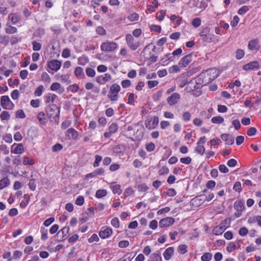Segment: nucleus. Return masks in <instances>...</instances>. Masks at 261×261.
<instances>
[{"label":"nucleus","mask_w":261,"mask_h":261,"mask_svg":"<svg viewBox=\"0 0 261 261\" xmlns=\"http://www.w3.org/2000/svg\"><path fill=\"white\" fill-rule=\"evenodd\" d=\"M218 76V71L213 68L201 73L196 78L192 80L189 83L195 82L200 84H206L212 82Z\"/></svg>","instance_id":"1"},{"label":"nucleus","mask_w":261,"mask_h":261,"mask_svg":"<svg viewBox=\"0 0 261 261\" xmlns=\"http://www.w3.org/2000/svg\"><path fill=\"white\" fill-rule=\"evenodd\" d=\"M46 113L51 121L56 122L60 117V109L56 105H50L46 109Z\"/></svg>","instance_id":"2"},{"label":"nucleus","mask_w":261,"mask_h":261,"mask_svg":"<svg viewBox=\"0 0 261 261\" xmlns=\"http://www.w3.org/2000/svg\"><path fill=\"white\" fill-rule=\"evenodd\" d=\"M159 124V118L154 116L153 117H147L145 121V126L148 129H154Z\"/></svg>","instance_id":"3"},{"label":"nucleus","mask_w":261,"mask_h":261,"mask_svg":"<svg viewBox=\"0 0 261 261\" xmlns=\"http://www.w3.org/2000/svg\"><path fill=\"white\" fill-rule=\"evenodd\" d=\"M117 47V44L113 41H106L101 43L100 49L103 51L110 52L114 51Z\"/></svg>","instance_id":"4"},{"label":"nucleus","mask_w":261,"mask_h":261,"mask_svg":"<svg viewBox=\"0 0 261 261\" xmlns=\"http://www.w3.org/2000/svg\"><path fill=\"white\" fill-rule=\"evenodd\" d=\"M1 105L4 109L12 110L14 107V103L11 101L7 95H4L1 97Z\"/></svg>","instance_id":"5"},{"label":"nucleus","mask_w":261,"mask_h":261,"mask_svg":"<svg viewBox=\"0 0 261 261\" xmlns=\"http://www.w3.org/2000/svg\"><path fill=\"white\" fill-rule=\"evenodd\" d=\"M125 39L127 45L132 50H136L139 46V42H135V40L131 34H127Z\"/></svg>","instance_id":"6"},{"label":"nucleus","mask_w":261,"mask_h":261,"mask_svg":"<svg viewBox=\"0 0 261 261\" xmlns=\"http://www.w3.org/2000/svg\"><path fill=\"white\" fill-rule=\"evenodd\" d=\"M62 62L58 60H52L48 61L47 67L52 71H57L61 66Z\"/></svg>","instance_id":"7"},{"label":"nucleus","mask_w":261,"mask_h":261,"mask_svg":"<svg viewBox=\"0 0 261 261\" xmlns=\"http://www.w3.org/2000/svg\"><path fill=\"white\" fill-rule=\"evenodd\" d=\"M180 98V95L179 93H173L167 98V101L169 105L173 106L178 102Z\"/></svg>","instance_id":"8"},{"label":"nucleus","mask_w":261,"mask_h":261,"mask_svg":"<svg viewBox=\"0 0 261 261\" xmlns=\"http://www.w3.org/2000/svg\"><path fill=\"white\" fill-rule=\"evenodd\" d=\"M174 222V218L166 217L161 219L159 222V226L161 227H166L172 225Z\"/></svg>","instance_id":"9"},{"label":"nucleus","mask_w":261,"mask_h":261,"mask_svg":"<svg viewBox=\"0 0 261 261\" xmlns=\"http://www.w3.org/2000/svg\"><path fill=\"white\" fill-rule=\"evenodd\" d=\"M192 54H188L182 58L178 63L179 66L181 67H186L192 61Z\"/></svg>","instance_id":"10"},{"label":"nucleus","mask_w":261,"mask_h":261,"mask_svg":"<svg viewBox=\"0 0 261 261\" xmlns=\"http://www.w3.org/2000/svg\"><path fill=\"white\" fill-rule=\"evenodd\" d=\"M112 229L110 227H102L99 232V237L102 239L109 238L112 234Z\"/></svg>","instance_id":"11"},{"label":"nucleus","mask_w":261,"mask_h":261,"mask_svg":"<svg viewBox=\"0 0 261 261\" xmlns=\"http://www.w3.org/2000/svg\"><path fill=\"white\" fill-rule=\"evenodd\" d=\"M248 47L251 50H258L260 48L258 39H253L251 40L248 43Z\"/></svg>","instance_id":"12"},{"label":"nucleus","mask_w":261,"mask_h":261,"mask_svg":"<svg viewBox=\"0 0 261 261\" xmlns=\"http://www.w3.org/2000/svg\"><path fill=\"white\" fill-rule=\"evenodd\" d=\"M111 79V76L109 73H105L103 75H99L96 77V82L100 84H103Z\"/></svg>","instance_id":"13"},{"label":"nucleus","mask_w":261,"mask_h":261,"mask_svg":"<svg viewBox=\"0 0 261 261\" xmlns=\"http://www.w3.org/2000/svg\"><path fill=\"white\" fill-rule=\"evenodd\" d=\"M259 68V64L257 61H253L243 66V69L244 70L248 71Z\"/></svg>","instance_id":"14"},{"label":"nucleus","mask_w":261,"mask_h":261,"mask_svg":"<svg viewBox=\"0 0 261 261\" xmlns=\"http://www.w3.org/2000/svg\"><path fill=\"white\" fill-rule=\"evenodd\" d=\"M241 240L236 241V243H230L226 248V250L228 252H231L236 249H238L241 247Z\"/></svg>","instance_id":"15"},{"label":"nucleus","mask_w":261,"mask_h":261,"mask_svg":"<svg viewBox=\"0 0 261 261\" xmlns=\"http://www.w3.org/2000/svg\"><path fill=\"white\" fill-rule=\"evenodd\" d=\"M226 229V227H225L223 223H221L213 229V232L215 235H220Z\"/></svg>","instance_id":"16"},{"label":"nucleus","mask_w":261,"mask_h":261,"mask_svg":"<svg viewBox=\"0 0 261 261\" xmlns=\"http://www.w3.org/2000/svg\"><path fill=\"white\" fill-rule=\"evenodd\" d=\"M221 138L227 144L231 145L234 143L233 138L229 134H223L221 135Z\"/></svg>","instance_id":"17"},{"label":"nucleus","mask_w":261,"mask_h":261,"mask_svg":"<svg viewBox=\"0 0 261 261\" xmlns=\"http://www.w3.org/2000/svg\"><path fill=\"white\" fill-rule=\"evenodd\" d=\"M173 252L174 249L173 247H170L167 248L163 253L165 259L167 260H169L173 255Z\"/></svg>","instance_id":"18"},{"label":"nucleus","mask_w":261,"mask_h":261,"mask_svg":"<svg viewBox=\"0 0 261 261\" xmlns=\"http://www.w3.org/2000/svg\"><path fill=\"white\" fill-rule=\"evenodd\" d=\"M10 185V180L8 176H5L3 177L0 180V190L3 189L4 188L8 187Z\"/></svg>","instance_id":"19"},{"label":"nucleus","mask_w":261,"mask_h":261,"mask_svg":"<svg viewBox=\"0 0 261 261\" xmlns=\"http://www.w3.org/2000/svg\"><path fill=\"white\" fill-rule=\"evenodd\" d=\"M234 208L236 211L242 212L245 209L244 202L242 201H237L234 203Z\"/></svg>","instance_id":"20"},{"label":"nucleus","mask_w":261,"mask_h":261,"mask_svg":"<svg viewBox=\"0 0 261 261\" xmlns=\"http://www.w3.org/2000/svg\"><path fill=\"white\" fill-rule=\"evenodd\" d=\"M67 133L69 136L71 135V138L73 140H76L78 137V133L74 128H70L67 129Z\"/></svg>","instance_id":"21"},{"label":"nucleus","mask_w":261,"mask_h":261,"mask_svg":"<svg viewBox=\"0 0 261 261\" xmlns=\"http://www.w3.org/2000/svg\"><path fill=\"white\" fill-rule=\"evenodd\" d=\"M9 40L10 37L9 36L5 34L0 35V43L1 44H3L5 46H6L8 45Z\"/></svg>","instance_id":"22"},{"label":"nucleus","mask_w":261,"mask_h":261,"mask_svg":"<svg viewBox=\"0 0 261 261\" xmlns=\"http://www.w3.org/2000/svg\"><path fill=\"white\" fill-rule=\"evenodd\" d=\"M120 91V86L117 84H114L111 86V87L110 88V92L111 94H114V93L118 94Z\"/></svg>","instance_id":"23"},{"label":"nucleus","mask_w":261,"mask_h":261,"mask_svg":"<svg viewBox=\"0 0 261 261\" xmlns=\"http://www.w3.org/2000/svg\"><path fill=\"white\" fill-rule=\"evenodd\" d=\"M44 116L45 113L43 112L39 113L37 116L40 123L43 125H45L47 122L46 119L44 117Z\"/></svg>","instance_id":"24"},{"label":"nucleus","mask_w":261,"mask_h":261,"mask_svg":"<svg viewBox=\"0 0 261 261\" xmlns=\"http://www.w3.org/2000/svg\"><path fill=\"white\" fill-rule=\"evenodd\" d=\"M74 74L76 76L83 77L85 76L83 69L81 67H77L74 70Z\"/></svg>","instance_id":"25"},{"label":"nucleus","mask_w":261,"mask_h":261,"mask_svg":"<svg viewBox=\"0 0 261 261\" xmlns=\"http://www.w3.org/2000/svg\"><path fill=\"white\" fill-rule=\"evenodd\" d=\"M9 17L13 24H15L20 20V17L16 14H11Z\"/></svg>","instance_id":"26"},{"label":"nucleus","mask_w":261,"mask_h":261,"mask_svg":"<svg viewBox=\"0 0 261 261\" xmlns=\"http://www.w3.org/2000/svg\"><path fill=\"white\" fill-rule=\"evenodd\" d=\"M0 118L1 120H8L10 119V115L8 111H4L1 113Z\"/></svg>","instance_id":"27"},{"label":"nucleus","mask_w":261,"mask_h":261,"mask_svg":"<svg viewBox=\"0 0 261 261\" xmlns=\"http://www.w3.org/2000/svg\"><path fill=\"white\" fill-rule=\"evenodd\" d=\"M210 28L208 27H203L201 29V31L199 33V36H204L210 34Z\"/></svg>","instance_id":"28"},{"label":"nucleus","mask_w":261,"mask_h":261,"mask_svg":"<svg viewBox=\"0 0 261 261\" xmlns=\"http://www.w3.org/2000/svg\"><path fill=\"white\" fill-rule=\"evenodd\" d=\"M149 261H162L161 255L158 253H152L150 256Z\"/></svg>","instance_id":"29"},{"label":"nucleus","mask_w":261,"mask_h":261,"mask_svg":"<svg viewBox=\"0 0 261 261\" xmlns=\"http://www.w3.org/2000/svg\"><path fill=\"white\" fill-rule=\"evenodd\" d=\"M107 194V192L106 190H98L96 191L95 196L98 198H100L105 196Z\"/></svg>","instance_id":"30"},{"label":"nucleus","mask_w":261,"mask_h":261,"mask_svg":"<svg viewBox=\"0 0 261 261\" xmlns=\"http://www.w3.org/2000/svg\"><path fill=\"white\" fill-rule=\"evenodd\" d=\"M212 258V254L211 253H204L201 257L202 261H210Z\"/></svg>","instance_id":"31"},{"label":"nucleus","mask_w":261,"mask_h":261,"mask_svg":"<svg viewBox=\"0 0 261 261\" xmlns=\"http://www.w3.org/2000/svg\"><path fill=\"white\" fill-rule=\"evenodd\" d=\"M124 150V146L122 145H118L113 147V150L114 153L119 154Z\"/></svg>","instance_id":"32"},{"label":"nucleus","mask_w":261,"mask_h":261,"mask_svg":"<svg viewBox=\"0 0 261 261\" xmlns=\"http://www.w3.org/2000/svg\"><path fill=\"white\" fill-rule=\"evenodd\" d=\"M211 121L213 123L220 124L224 121V119L221 116H215L212 118Z\"/></svg>","instance_id":"33"},{"label":"nucleus","mask_w":261,"mask_h":261,"mask_svg":"<svg viewBox=\"0 0 261 261\" xmlns=\"http://www.w3.org/2000/svg\"><path fill=\"white\" fill-rule=\"evenodd\" d=\"M112 189L113 192L114 194H118V195H120L122 193V190L119 185H115L112 186Z\"/></svg>","instance_id":"34"},{"label":"nucleus","mask_w":261,"mask_h":261,"mask_svg":"<svg viewBox=\"0 0 261 261\" xmlns=\"http://www.w3.org/2000/svg\"><path fill=\"white\" fill-rule=\"evenodd\" d=\"M41 77L42 81L44 83H46L47 84L49 83L50 82V76L45 72H44L41 74Z\"/></svg>","instance_id":"35"},{"label":"nucleus","mask_w":261,"mask_h":261,"mask_svg":"<svg viewBox=\"0 0 261 261\" xmlns=\"http://www.w3.org/2000/svg\"><path fill=\"white\" fill-rule=\"evenodd\" d=\"M23 150V146L22 144H19L17 146L14 148L13 152L15 154H19L21 153Z\"/></svg>","instance_id":"36"},{"label":"nucleus","mask_w":261,"mask_h":261,"mask_svg":"<svg viewBox=\"0 0 261 261\" xmlns=\"http://www.w3.org/2000/svg\"><path fill=\"white\" fill-rule=\"evenodd\" d=\"M40 232L41 233V239L43 240H46L47 239V232L48 230L44 227H41Z\"/></svg>","instance_id":"37"},{"label":"nucleus","mask_w":261,"mask_h":261,"mask_svg":"<svg viewBox=\"0 0 261 261\" xmlns=\"http://www.w3.org/2000/svg\"><path fill=\"white\" fill-rule=\"evenodd\" d=\"M195 151L201 155H203L205 151V148L203 145L197 144L195 148Z\"/></svg>","instance_id":"38"},{"label":"nucleus","mask_w":261,"mask_h":261,"mask_svg":"<svg viewBox=\"0 0 261 261\" xmlns=\"http://www.w3.org/2000/svg\"><path fill=\"white\" fill-rule=\"evenodd\" d=\"M118 130L117 124L115 123H113L109 127V131L110 133L114 134L116 133Z\"/></svg>","instance_id":"39"},{"label":"nucleus","mask_w":261,"mask_h":261,"mask_svg":"<svg viewBox=\"0 0 261 261\" xmlns=\"http://www.w3.org/2000/svg\"><path fill=\"white\" fill-rule=\"evenodd\" d=\"M96 32L99 35H105L106 34V30L101 26H99L96 28Z\"/></svg>","instance_id":"40"},{"label":"nucleus","mask_w":261,"mask_h":261,"mask_svg":"<svg viewBox=\"0 0 261 261\" xmlns=\"http://www.w3.org/2000/svg\"><path fill=\"white\" fill-rule=\"evenodd\" d=\"M57 97V95L56 94H48L46 97V102L49 103L50 102H54L55 100Z\"/></svg>","instance_id":"41"},{"label":"nucleus","mask_w":261,"mask_h":261,"mask_svg":"<svg viewBox=\"0 0 261 261\" xmlns=\"http://www.w3.org/2000/svg\"><path fill=\"white\" fill-rule=\"evenodd\" d=\"M23 164L24 165H32L34 164V161L32 159H30L28 156H25L23 158Z\"/></svg>","instance_id":"42"},{"label":"nucleus","mask_w":261,"mask_h":261,"mask_svg":"<svg viewBox=\"0 0 261 261\" xmlns=\"http://www.w3.org/2000/svg\"><path fill=\"white\" fill-rule=\"evenodd\" d=\"M86 73L89 77H94L95 75V70L91 68H87L86 70Z\"/></svg>","instance_id":"43"},{"label":"nucleus","mask_w":261,"mask_h":261,"mask_svg":"<svg viewBox=\"0 0 261 261\" xmlns=\"http://www.w3.org/2000/svg\"><path fill=\"white\" fill-rule=\"evenodd\" d=\"M165 14H166L165 11H163V10H161L156 13V18L159 21H162L163 20V19L165 16Z\"/></svg>","instance_id":"44"},{"label":"nucleus","mask_w":261,"mask_h":261,"mask_svg":"<svg viewBox=\"0 0 261 261\" xmlns=\"http://www.w3.org/2000/svg\"><path fill=\"white\" fill-rule=\"evenodd\" d=\"M245 55L244 51L242 49H239L236 51V58L238 60L241 59Z\"/></svg>","instance_id":"45"},{"label":"nucleus","mask_w":261,"mask_h":261,"mask_svg":"<svg viewBox=\"0 0 261 261\" xmlns=\"http://www.w3.org/2000/svg\"><path fill=\"white\" fill-rule=\"evenodd\" d=\"M33 49L35 51H38L40 50L41 48V45L40 43L37 42L36 41H33L32 42Z\"/></svg>","instance_id":"46"},{"label":"nucleus","mask_w":261,"mask_h":261,"mask_svg":"<svg viewBox=\"0 0 261 261\" xmlns=\"http://www.w3.org/2000/svg\"><path fill=\"white\" fill-rule=\"evenodd\" d=\"M201 21L200 18H195L193 20L192 22V24L194 27L198 28L200 25Z\"/></svg>","instance_id":"47"},{"label":"nucleus","mask_w":261,"mask_h":261,"mask_svg":"<svg viewBox=\"0 0 261 261\" xmlns=\"http://www.w3.org/2000/svg\"><path fill=\"white\" fill-rule=\"evenodd\" d=\"M177 250L182 254H184L187 252V246L185 244L180 245L177 248Z\"/></svg>","instance_id":"48"},{"label":"nucleus","mask_w":261,"mask_h":261,"mask_svg":"<svg viewBox=\"0 0 261 261\" xmlns=\"http://www.w3.org/2000/svg\"><path fill=\"white\" fill-rule=\"evenodd\" d=\"M15 117L17 118H24L26 116L22 110H19L16 112Z\"/></svg>","instance_id":"49"},{"label":"nucleus","mask_w":261,"mask_h":261,"mask_svg":"<svg viewBox=\"0 0 261 261\" xmlns=\"http://www.w3.org/2000/svg\"><path fill=\"white\" fill-rule=\"evenodd\" d=\"M44 88L42 85H40L38 86L35 91V95L37 96H40L41 95L43 91Z\"/></svg>","instance_id":"50"},{"label":"nucleus","mask_w":261,"mask_h":261,"mask_svg":"<svg viewBox=\"0 0 261 261\" xmlns=\"http://www.w3.org/2000/svg\"><path fill=\"white\" fill-rule=\"evenodd\" d=\"M17 28L14 27L10 26L7 28L5 30L7 34H14L17 32Z\"/></svg>","instance_id":"51"},{"label":"nucleus","mask_w":261,"mask_h":261,"mask_svg":"<svg viewBox=\"0 0 261 261\" xmlns=\"http://www.w3.org/2000/svg\"><path fill=\"white\" fill-rule=\"evenodd\" d=\"M233 189L238 192H241L242 191L241 182L240 181L236 182L233 187Z\"/></svg>","instance_id":"52"},{"label":"nucleus","mask_w":261,"mask_h":261,"mask_svg":"<svg viewBox=\"0 0 261 261\" xmlns=\"http://www.w3.org/2000/svg\"><path fill=\"white\" fill-rule=\"evenodd\" d=\"M248 10V7L247 6H244L239 9L238 13L240 15H243L247 12Z\"/></svg>","instance_id":"53"},{"label":"nucleus","mask_w":261,"mask_h":261,"mask_svg":"<svg viewBox=\"0 0 261 261\" xmlns=\"http://www.w3.org/2000/svg\"><path fill=\"white\" fill-rule=\"evenodd\" d=\"M95 157V160L93 163V166L94 167H97L99 166V163L101 161L102 157L98 155H96Z\"/></svg>","instance_id":"54"},{"label":"nucleus","mask_w":261,"mask_h":261,"mask_svg":"<svg viewBox=\"0 0 261 261\" xmlns=\"http://www.w3.org/2000/svg\"><path fill=\"white\" fill-rule=\"evenodd\" d=\"M19 96V92L18 90H14L11 94V96L14 100L18 99Z\"/></svg>","instance_id":"55"},{"label":"nucleus","mask_w":261,"mask_h":261,"mask_svg":"<svg viewBox=\"0 0 261 261\" xmlns=\"http://www.w3.org/2000/svg\"><path fill=\"white\" fill-rule=\"evenodd\" d=\"M84 202V198L82 196H79L75 200V204L77 205H82Z\"/></svg>","instance_id":"56"},{"label":"nucleus","mask_w":261,"mask_h":261,"mask_svg":"<svg viewBox=\"0 0 261 261\" xmlns=\"http://www.w3.org/2000/svg\"><path fill=\"white\" fill-rule=\"evenodd\" d=\"M191 161H192V159L189 156H187V157H186V158H181L180 159V161L182 163L185 164L186 165H188V164H190L191 162Z\"/></svg>","instance_id":"57"},{"label":"nucleus","mask_w":261,"mask_h":261,"mask_svg":"<svg viewBox=\"0 0 261 261\" xmlns=\"http://www.w3.org/2000/svg\"><path fill=\"white\" fill-rule=\"evenodd\" d=\"M203 41L207 42H211L212 41V37L210 34L200 36Z\"/></svg>","instance_id":"58"},{"label":"nucleus","mask_w":261,"mask_h":261,"mask_svg":"<svg viewBox=\"0 0 261 261\" xmlns=\"http://www.w3.org/2000/svg\"><path fill=\"white\" fill-rule=\"evenodd\" d=\"M191 115L189 112H185L183 113L182 118L185 121H189L191 119Z\"/></svg>","instance_id":"59"},{"label":"nucleus","mask_w":261,"mask_h":261,"mask_svg":"<svg viewBox=\"0 0 261 261\" xmlns=\"http://www.w3.org/2000/svg\"><path fill=\"white\" fill-rule=\"evenodd\" d=\"M207 198V196L205 195H200L199 196H196L195 198H194V200L195 201H201V202H204V201L206 200Z\"/></svg>","instance_id":"60"},{"label":"nucleus","mask_w":261,"mask_h":261,"mask_svg":"<svg viewBox=\"0 0 261 261\" xmlns=\"http://www.w3.org/2000/svg\"><path fill=\"white\" fill-rule=\"evenodd\" d=\"M111 224L115 228L119 227V221L117 218H114L111 220Z\"/></svg>","instance_id":"61"},{"label":"nucleus","mask_w":261,"mask_h":261,"mask_svg":"<svg viewBox=\"0 0 261 261\" xmlns=\"http://www.w3.org/2000/svg\"><path fill=\"white\" fill-rule=\"evenodd\" d=\"M158 84L159 82L158 81H148L147 82L148 87L150 89L155 87Z\"/></svg>","instance_id":"62"},{"label":"nucleus","mask_w":261,"mask_h":261,"mask_svg":"<svg viewBox=\"0 0 261 261\" xmlns=\"http://www.w3.org/2000/svg\"><path fill=\"white\" fill-rule=\"evenodd\" d=\"M29 187L31 190L34 191L36 189V185L35 180L33 179H31L29 183Z\"/></svg>","instance_id":"63"},{"label":"nucleus","mask_w":261,"mask_h":261,"mask_svg":"<svg viewBox=\"0 0 261 261\" xmlns=\"http://www.w3.org/2000/svg\"><path fill=\"white\" fill-rule=\"evenodd\" d=\"M62 56L63 58H67L70 56V51L68 48L64 49L62 54Z\"/></svg>","instance_id":"64"}]
</instances>
